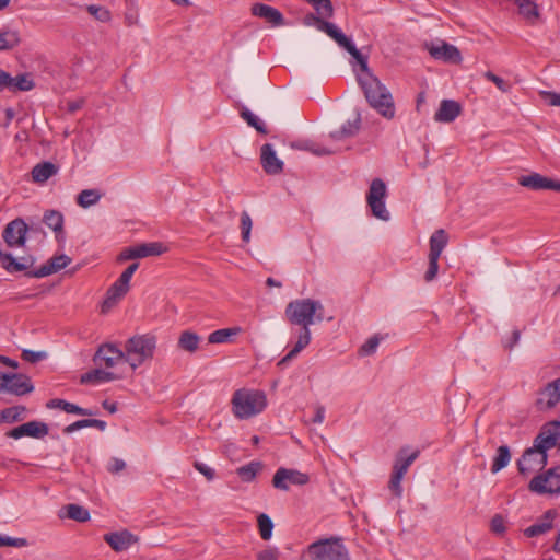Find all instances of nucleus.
<instances>
[{
    "label": "nucleus",
    "mask_w": 560,
    "mask_h": 560,
    "mask_svg": "<svg viewBox=\"0 0 560 560\" xmlns=\"http://www.w3.org/2000/svg\"><path fill=\"white\" fill-rule=\"evenodd\" d=\"M324 306L320 301L298 299L287 304L284 315L291 325L300 326L298 341L294 347L278 362L279 366L290 363L311 342L310 326L324 319Z\"/></svg>",
    "instance_id": "1"
},
{
    "label": "nucleus",
    "mask_w": 560,
    "mask_h": 560,
    "mask_svg": "<svg viewBox=\"0 0 560 560\" xmlns=\"http://www.w3.org/2000/svg\"><path fill=\"white\" fill-rule=\"evenodd\" d=\"M357 81L362 89L369 105L387 119L395 116V105L392 93L373 73L357 74Z\"/></svg>",
    "instance_id": "2"
},
{
    "label": "nucleus",
    "mask_w": 560,
    "mask_h": 560,
    "mask_svg": "<svg viewBox=\"0 0 560 560\" xmlns=\"http://www.w3.org/2000/svg\"><path fill=\"white\" fill-rule=\"evenodd\" d=\"M156 337L152 334L136 335L125 343L126 362L135 370L153 358Z\"/></svg>",
    "instance_id": "3"
},
{
    "label": "nucleus",
    "mask_w": 560,
    "mask_h": 560,
    "mask_svg": "<svg viewBox=\"0 0 560 560\" xmlns=\"http://www.w3.org/2000/svg\"><path fill=\"white\" fill-rule=\"evenodd\" d=\"M232 406L236 418L248 419L266 408V395L260 390L238 389L233 394Z\"/></svg>",
    "instance_id": "4"
},
{
    "label": "nucleus",
    "mask_w": 560,
    "mask_h": 560,
    "mask_svg": "<svg viewBox=\"0 0 560 560\" xmlns=\"http://www.w3.org/2000/svg\"><path fill=\"white\" fill-rule=\"evenodd\" d=\"M317 30L326 33L340 47L346 49L359 63L361 72L359 74L373 73L368 65V57L363 56L355 45L348 38L334 23L320 18H314Z\"/></svg>",
    "instance_id": "5"
},
{
    "label": "nucleus",
    "mask_w": 560,
    "mask_h": 560,
    "mask_svg": "<svg viewBox=\"0 0 560 560\" xmlns=\"http://www.w3.org/2000/svg\"><path fill=\"white\" fill-rule=\"evenodd\" d=\"M317 30L326 33L340 47L346 49L359 63L361 72L359 74L373 73L368 65V57L363 56L355 45L348 38L334 23L320 18H314Z\"/></svg>",
    "instance_id": "6"
},
{
    "label": "nucleus",
    "mask_w": 560,
    "mask_h": 560,
    "mask_svg": "<svg viewBox=\"0 0 560 560\" xmlns=\"http://www.w3.org/2000/svg\"><path fill=\"white\" fill-rule=\"evenodd\" d=\"M310 560H350L348 549L340 537L312 542L306 550Z\"/></svg>",
    "instance_id": "7"
},
{
    "label": "nucleus",
    "mask_w": 560,
    "mask_h": 560,
    "mask_svg": "<svg viewBox=\"0 0 560 560\" xmlns=\"http://www.w3.org/2000/svg\"><path fill=\"white\" fill-rule=\"evenodd\" d=\"M385 197H386V185L381 178H374L371 182L368 195L366 202L371 208L372 214L383 221L389 220V212L385 206Z\"/></svg>",
    "instance_id": "8"
},
{
    "label": "nucleus",
    "mask_w": 560,
    "mask_h": 560,
    "mask_svg": "<svg viewBox=\"0 0 560 560\" xmlns=\"http://www.w3.org/2000/svg\"><path fill=\"white\" fill-rule=\"evenodd\" d=\"M405 450H400L398 453L394 466H393V472L390 476V480L388 482V488L393 492V494L397 498H400L402 494V487H401V480L407 472L408 468L411 466V464L418 458L419 451L412 452L408 456H404Z\"/></svg>",
    "instance_id": "9"
},
{
    "label": "nucleus",
    "mask_w": 560,
    "mask_h": 560,
    "mask_svg": "<svg viewBox=\"0 0 560 560\" xmlns=\"http://www.w3.org/2000/svg\"><path fill=\"white\" fill-rule=\"evenodd\" d=\"M167 250V247L160 242L142 243L136 246L125 248L117 257L119 262L144 258L149 256H160Z\"/></svg>",
    "instance_id": "10"
},
{
    "label": "nucleus",
    "mask_w": 560,
    "mask_h": 560,
    "mask_svg": "<svg viewBox=\"0 0 560 560\" xmlns=\"http://www.w3.org/2000/svg\"><path fill=\"white\" fill-rule=\"evenodd\" d=\"M528 488L538 494H558L560 493V475L556 474L555 468H550L544 475L534 477Z\"/></svg>",
    "instance_id": "11"
},
{
    "label": "nucleus",
    "mask_w": 560,
    "mask_h": 560,
    "mask_svg": "<svg viewBox=\"0 0 560 560\" xmlns=\"http://www.w3.org/2000/svg\"><path fill=\"white\" fill-rule=\"evenodd\" d=\"M559 438L560 422H549L540 429L539 433L534 439L533 446L530 447L535 451L547 454L549 450L557 445Z\"/></svg>",
    "instance_id": "12"
},
{
    "label": "nucleus",
    "mask_w": 560,
    "mask_h": 560,
    "mask_svg": "<svg viewBox=\"0 0 560 560\" xmlns=\"http://www.w3.org/2000/svg\"><path fill=\"white\" fill-rule=\"evenodd\" d=\"M548 462V455L539 451L528 447L524 451L521 458L517 460V470L523 476H528L534 471L545 468Z\"/></svg>",
    "instance_id": "13"
},
{
    "label": "nucleus",
    "mask_w": 560,
    "mask_h": 560,
    "mask_svg": "<svg viewBox=\"0 0 560 560\" xmlns=\"http://www.w3.org/2000/svg\"><path fill=\"white\" fill-rule=\"evenodd\" d=\"M310 481L308 475L295 469L280 467L272 478V486L276 489L288 491L290 485L304 486Z\"/></svg>",
    "instance_id": "14"
},
{
    "label": "nucleus",
    "mask_w": 560,
    "mask_h": 560,
    "mask_svg": "<svg viewBox=\"0 0 560 560\" xmlns=\"http://www.w3.org/2000/svg\"><path fill=\"white\" fill-rule=\"evenodd\" d=\"M122 360L126 361L124 350L109 342L101 345L93 355V362L96 365L106 368H113Z\"/></svg>",
    "instance_id": "15"
},
{
    "label": "nucleus",
    "mask_w": 560,
    "mask_h": 560,
    "mask_svg": "<svg viewBox=\"0 0 560 560\" xmlns=\"http://www.w3.org/2000/svg\"><path fill=\"white\" fill-rule=\"evenodd\" d=\"M27 231L28 225L24 220L16 218L7 224L2 236L9 247H20L25 244Z\"/></svg>",
    "instance_id": "16"
},
{
    "label": "nucleus",
    "mask_w": 560,
    "mask_h": 560,
    "mask_svg": "<svg viewBox=\"0 0 560 560\" xmlns=\"http://www.w3.org/2000/svg\"><path fill=\"white\" fill-rule=\"evenodd\" d=\"M49 428L45 422L28 421L7 432V436L19 440L23 436L42 439L48 434Z\"/></svg>",
    "instance_id": "17"
},
{
    "label": "nucleus",
    "mask_w": 560,
    "mask_h": 560,
    "mask_svg": "<svg viewBox=\"0 0 560 560\" xmlns=\"http://www.w3.org/2000/svg\"><path fill=\"white\" fill-rule=\"evenodd\" d=\"M110 548L116 552H122L128 550L133 544L139 541V537L133 535L128 529H121L118 532L107 533L103 536Z\"/></svg>",
    "instance_id": "18"
},
{
    "label": "nucleus",
    "mask_w": 560,
    "mask_h": 560,
    "mask_svg": "<svg viewBox=\"0 0 560 560\" xmlns=\"http://www.w3.org/2000/svg\"><path fill=\"white\" fill-rule=\"evenodd\" d=\"M518 184L532 190L549 189L560 192V180L551 179L539 173L521 176L518 178Z\"/></svg>",
    "instance_id": "19"
},
{
    "label": "nucleus",
    "mask_w": 560,
    "mask_h": 560,
    "mask_svg": "<svg viewBox=\"0 0 560 560\" xmlns=\"http://www.w3.org/2000/svg\"><path fill=\"white\" fill-rule=\"evenodd\" d=\"M560 401V381L555 380L538 393L536 406L539 410L553 408Z\"/></svg>",
    "instance_id": "20"
},
{
    "label": "nucleus",
    "mask_w": 560,
    "mask_h": 560,
    "mask_svg": "<svg viewBox=\"0 0 560 560\" xmlns=\"http://www.w3.org/2000/svg\"><path fill=\"white\" fill-rule=\"evenodd\" d=\"M260 162L264 171L270 175L280 174L283 171V162L277 156L270 143H266L260 149Z\"/></svg>",
    "instance_id": "21"
},
{
    "label": "nucleus",
    "mask_w": 560,
    "mask_h": 560,
    "mask_svg": "<svg viewBox=\"0 0 560 560\" xmlns=\"http://www.w3.org/2000/svg\"><path fill=\"white\" fill-rule=\"evenodd\" d=\"M8 384L5 393L15 396H23L34 390L31 378L22 373H8Z\"/></svg>",
    "instance_id": "22"
},
{
    "label": "nucleus",
    "mask_w": 560,
    "mask_h": 560,
    "mask_svg": "<svg viewBox=\"0 0 560 560\" xmlns=\"http://www.w3.org/2000/svg\"><path fill=\"white\" fill-rule=\"evenodd\" d=\"M250 13L254 16L266 20L272 26H282L285 24L283 14L276 8L265 3H254L250 8Z\"/></svg>",
    "instance_id": "23"
},
{
    "label": "nucleus",
    "mask_w": 560,
    "mask_h": 560,
    "mask_svg": "<svg viewBox=\"0 0 560 560\" xmlns=\"http://www.w3.org/2000/svg\"><path fill=\"white\" fill-rule=\"evenodd\" d=\"M70 262L71 258L67 255L54 256L38 269L28 272V276L33 278H44L66 268Z\"/></svg>",
    "instance_id": "24"
},
{
    "label": "nucleus",
    "mask_w": 560,
    "mask_h": 560,
    "mask_svg": "<svg viewBox=\"0 0 560 560\" xmlns=\"http://www.w3.org/2000/svg\"><path fill=\"white\" fill-rule=\"evenodd\" d=\"M129 289V283L118 278L106 291V296L102 304V312L105 313L116 305V303L128 293Z\"/></svg>",
    "instance_id": "25"
},
{
    "label": "nucleus",
    "mask_w": 560,
    "mask_h": 560,
    "mask_svg": "<svg viewBox=\"0 0 560 560\" xmlns=\"http://www.w3.org/2000/svg\"><path fill=\"white\" fill-rule=\"evenodd\" d=\"M429 52L434 59L443 60L445 62L457 65L462 61L459 49L445 42L438 46H431Z\"/></svg>",
    "instance_id": "26"
},
{
    "label": "nucleus",
    "mask_w": 560,
    "mask_h": 560,
    "mask_svg": "<svg viewBox=\"0 0 560 560\" xmlns=\"http://www.w3.org/2000/svg\"><path fill=\"white\" fill-rule=\"evenodd\" d=\"M462 113V106L454 100H443L434 114V120L439 122H452Z\"/></svg>",
    "instance_id": "27"
},
{
    "label": "nucleus",
    "mask_w": 560,
    "mask_h": 560,
    "mask_svg": "<svg viewBox=\"0 0 560 560\" xmlns=\"http://www.w3.org/2000/svg\"><path fill=\"white\" fill-rule=\"evenodd\" d=\"M43 222L55 232L57 241H61L65 238V231H63L65 219L60 211H57V210L45 211V213L43 215Z\"/></svg>",
    "instance_id": "28"
},
{
    "label": "nucleus",
    "mask_w": 560,
    "mask_h": 560,
    "mask_svg": "<svg viewBox=\"0 0 560 560\" xmlns=\"http://www.w3.org/2000/svg\"><path fill=\"white\" fill-rule=\"evenodd\" d=\"M119 380V376L114 372L105 371L101 368H96L80 376L81 384H100L110 381Z\"/></svg>",
    "instance_id": "29"
},
{
    "label": "nucleus",
    "mask_w": 560,
    "mask_h": 560,
    "mask_svg": "<svg viewBox=\"0 0 560 560\" xmlns=\"http://www.w3.org/2000/svg\"><path fill=\"white\" fill-rule=\"evenodd\" d=\"M361 128V114L357 112L353 120L346 121L340 129L331 131L329 137L332 140H342L355 136Z\"/></svg>",
    "instance_id": "30"
},
{
    "label": "nucleus",
    "mask_w": 560,
    "mask_h": 560,
    "mask_svg": "<svg viewBox=\"0 0 560 560\" xmlns=\"http://www.w3.org/2000/svg\"><path fill=\"white\" fill-rule=\"evenodd\" d=\"M60 518H70L80 523L88 522L91 517L90 512L79 504H67L59 511Z\"/></svg>",
    "instance_id": "31"
},
{
    "label": "nucleus",
    "mask_w": 560,
    "mask_h": 560,
    "mask_svg": "<svg viewBox=\"0 0 560 560\" xmlns=\"http://www.w3.org/2000/svg\"><path fill=\"white\" fill-rule=\"evenodd\" d=\"M58 166L49 161H45L36 164L32 170L33 182L43 184L47 182L51 176L56 175Z\"/></svg>",
    "instance_id": "32"
},
{
    "label": "nucleus",
    "mask_w": 560,
    "mask_h": 560,
    "mask_svg": "<svg viewBox=\"0 0 560 560\" xmlns=\"http://www.w3.org/2000/svg\"><path fill=\"white\" fill-rule=\"evenodd\" d=\"M556 516V513L552 510H548L545 512L542 516V521L538 522L529 527H527L524 534L527 537H536L542 535L552 528V521Z\"/></svg>",
    "instance_id": "33"
},
{
    "label": "nucleus",
    "mask_w": 560,
    "mask_h": 560,
    "mask_svg": "<svg viewBox=\"0 0 560 560\" xmlns=\"http://www.w3.org/2000/svg\"><path fill=\"white\" fill-rule=\"evenodd\" d=\"M199 343L200 337L196 332L184 330L178 337L177 347L183 351L194 353L198 350Z\"/></svg>",
    "instance_id": "34"
},
{
    "label": "nucleus",
    "mask_w": 560,
    "mask_h": 560,
    "mask_svg": "<svg viewBox=\"0 0 560 560\" xmlns=\"http://www.w3.org/2000/svg\"><path fill=\"white\" fill-rule=\"evenodd\" d=\"M448 236L445 230H436L430 237V252L429 256L440 257L443 249L447 245Z\"/></svg>",
    "instance_id": "35"
},
{
    "label": "nucleus",
    "mask_w": 560,
    "mask_h": 560,
    "mask_svg": "<svg viewBox=\"0 0 560 560\" xmlns=\"http://www.w3.org/2000/svg\"><path fill=\"white\" fill-rule=\"evenodd\" d=\"M35 86L31 73H21L16 77L11 75V83H9L10 92H26Z\"/></svg>",
    "instance_id": "36"
},
{
    "label": "nucleus",
    "mask_w": 560,
    "mask_h": 560,
    "mask_svg": "<svg viewBox=\"0 0 560 560\" xmlns=\"http://www.w3.org/2000/svg\"><path fill=\"white\" fill-rule=\"evenodd\" d=\"M520 14L523 15L528 23L535 24L539 18L537 4L532 0H515Z\"/></svg>",
    "instance_id": "37"
},
{
    "label": "nucleus",
    "mask_w": 560,
    "mask_h": 560,
    "mask_svg": "<svg viewBox=\"0 0 560 560\" xmlns=\"http://www.w3.org/2000/svg\"><path fill=\"white\" fill-rule=\"evenodd\" d=\"M262 467L264 465L261 462L254 460L247 465L238 467L236 469V474L242 479V481L250 482L256 478L257 474L261 471Z\"/></svg>",
    "instance_id": "38"
},
{
    "label": "nucleus",
    "mask_w": 560,
    "mask_h": 560,
    "mask_svg": "<svg viewBox=\"0 0 560 560\" xmlns=\"http://www.w3.org/2000/svg\"><path fill=\"white\" fill-rule=\"evenodd\" d=\"M511 460V451L508 445H501L497 450V455L493 458L491 465V472L497 474L501 469L505 468Z\"/></svg>",
    "instance_id": "39"
},
{
    "label": "nucleus",
    "mask_w": 560,
    "mask_h": 560,
    "mask_svg": "<svg viewBox=\"0 0 560 560\" xmlns=\"http://www.w3.org/2000/svg\"><path fill=\"white\" fill-rule=\"evenodd\" d=\"M240 327H231V328H222L212 331L208 336V342L209 343H223L228 342L231 337H234L241 332Z\"/></svg>",
    "instance_id": "40"
},
{
    "label": "nucleus",
    "mask_w": 560,
    "mask_h": 560,
    "mask_svg": "<svg viewBox=\"0 0 560 560\" xmlns=\"http://www.w3.org/2000/svg\"><path fill=\"white\" fill-rule=\"evenodd\" d=\"M21 42L20 34L15 30H7L0 33V51L11 50Z\"/></svg>",
    "instance_id": "41"
},
{
    "label": "nucleus",
    "mask_w": 560,
    "mask_h": 560,
    "mask_svg": "<svg viewBox=\"0 0 560 560\" xmlns=\"http://www.w3.org/2000/svg\"><path fill=\"white\" fill-rule=\"evenodd\" d=\"M101 197L102 195L97 189H84L78 195L77 202L82 208H89L96 205Z\"/></svg>",
    "instance_id": "42"
},
{
    "label": "nucleus",
    "mask_w": 560,
    "mask_h": 560,
    "mask_svg": "<svg viewBox=\"0 0 560 560\" xmlns=\"http://www.w3.org/2000/svg\"><path fill=\"white\" fill-rule=\"evenodd\" d=\"M241 117L253 128L256 129L257 132L266 135L268 132L267 127L262 120H260L254 113H252L248 108L243 107L241 110Z\"/></svg>",
    "instance_id": "43"
},
{
    "label": "nucleus",
    "mask_w": 560,
    "mask_h": 560,
    "mask_svg": "<svg viewBox=\"0 0 560 560\" xmlns=\"http://www.w3.org/2000/svg\"><path fill=\"white\" fill-rule=\"evenodd\" d=\"M26 408L24 406H13L2 410L3 422L13 423L24 419Z\"/></svg>",
    "instance_id": "44"
},
{
    "label": "nucleus",
    "mask_w": 560,
    "mask_h": 560,
    "mask_svg": "<svg viewBox=\"0 0 560 560\" xmlns=\"http://www.w3.org/2000/svg\"><path fill=\"white\" fill-rule=\"evenodd\" d=\"M0 259L2 261L3 267L12 272V271H24L27 269V265L23 262H19L11 253H4L0 249Z\"/></svg>",
    "instance_id": "45"
},
{
    "label": "nucleus",
    "mask_w": 560,
    "mask_h": 560,
    "mask_svg": "<svg viewBox=\"0 0 560 560\" xmlns=\"http://www.w3.org/2000/svg\"><path fill=\"white\" fill-rule=\"evenodd\" d=\"M258 527L260 537L264 540H269L272 536L273 523L272 520L265 513H261L258 518Z\"/></svg>",
    "instance_id": "46"
},
{
    "label": "nucleus",
    "mask_w": 560,
    "mask_h": 560,
    "mask_svg": "<svg viewBox=\"0 0 560 560\" xmlns=\"http://www.w3.org/2000/svg\"><path fill=\"white\" fill-rule=\"evenodd\" d=\"M308 2L315 11L324 16V18H331L334 14V7L330 0H305Z\"/></svg>",
    "instance_id": "47"
},
{
    "label": "nucleus",
    "mask_w": 560,
    "mask_h": 560,
    "mask_svg": "<svg viewBox=\"0 0 560 560\" xmlns=\"http://www.w3.org/2000/svg\"><path fill=\"white\" fill-rule=\"evenodd\" d=\"M253 226V221L250 215L247 211H243L241 214V232H242V240L245 243H248L250 241V231Z\"/></svg>",
    "instance_id": "48"
},
{
    "label": "nucleus",
    "mask_w": 560,
    "mask_h": 560,
    "mask_svg": "<svg viewBox=\"0 0 560 560\" xmlns=\"http://www.w3.org/2000/svg\"><path fill=\"white\" fill-rule=\"evenodd\" d=\"M86 10L95 20L100 22H108L110 20V12L102 5L91 4L86 8Z\"/></svg>",
    "instance_id": "49"
},
{
    "label": "nucleus",
    "mask_w": 560,
    "mask_h": 560,
    "mask_svg": "<svg viewBox=\"0 0 560 560\" xmlns=\"http://www.w3.org/2000/svg\"><path fill=\"white\" fill-rule=\"evenodd\" d=\"M485 78L489 81H491L492 83L495 84V86L503 93H508L510 92L511 90V84L503 80L502 78L498 77L497 74H494L493 72L491 71H487L485 72Z\"/></svg>",
    "instance_id": "50"
},
{
    "label": "nucleus",
    "mask_w": 560,
    "mask_h": 560,
    "mask_svg": "<svg viewBox=\"0 0 560 560\" xmlns=\"http://www.w3.org/2000/svg\"><path fill=\"white\" fill-rule=\"evenodd\" d=\"M22 359L28 363H37L47 358V353L45 351H33L28 349H24L21 354Z\"/></svg>",
    "instance_id": "51"
},
{
    "label": "nucleus",
    "mask_w": 560,
    "mask_h": 560,
    "mask_svg": "<svg viewBox=\"0 0 560 560\" xmlns=\"http://www.w3.org/2000/svg\"><path fill=\"white\" fill-rule=\"evenodd\" d=\"M439 258L440 257L429 256V266L428 270L424 273V280L427 282H431L435 279L439 272Z\"/></svg>",
    "instance_id": "52"
},
{
    "label": "nucleus",
    "mask_w": 560,
    "mask_h": 560,
    "mask_svg": "<svg viewBox=\"0 0 560 560\" xmlns=\"http://www.w3.org/2000/svg\"><path fill=\"white\" fill-rule=\"evenodd\" d=\"M490 529L495 535H503L506 530L505 520L501 514H495L490 522Z\"/></svg>",
    "instance_id": "53"
},
{
    "label": "nucleus",
    "mask_w": 560,
    "mask_h": 560,
    "mask_svg": "<svg viewBox=\"0 0 560 560\" xmlns=\"http://www.w3.org/2000/svg\"><path fill=\"white\" fill-rule=\"evenodd\" d=\"M380 345V338L377 336H373L369 338L360 348V354L362 355H371L373 354Z\"/></svg>",
    "instance_id": "54"
},
{
    "label": "nucleus",
    "mask_w": 560,
    "mask_h": 560,
    "mask_svg": "<svg viewBox=\"0 0 560 560\" xmlns=\"http://www.w3.org/2000/svg\"><path fill=\"white\" fill-rule=\"evenodd\" d=\"M65 412L67 413H74L80 416H93L95 412L91 409L82 408L75 404L67 401V405H65Z\"/></svg>",
    "instance_id": "55"
},
{
    "label": "nucleus",
    "mask_w": 560,
    "mask_h": 560,
    "mask_svg": "<svg viewBox=\"0 0 560 560\" xmlns=\"http://www.w3.org/2000/svg\"><path fill=\"white\" fill-rule=\"evenodd\" d=\"M1 546H11V547H25L28 545L27 539L25 538H12L8 536H2V540L0 541Z\"/></svg>",
    "instance_id": "56"
},
{
    "label": "nucleus",
    "mask_w": 560,
    "mask_h": 560,
    "mask_svg": "<svg viewBox=\"0 0 560 560\" xmlns=\"http://www.w3.org/2000/svg\"><path fill=\"white\" fill-rule=\"evenodd\" d=\"M194 467L200 472L202 474L207 480H212L215 476V472L212 468H210L209 466H207L206 464L203 463H200V462H195L194 463Z\"/></svg>",
    "instance_id": "57"
},
{
    "label": "nucleus",
    "mask_w": 560,
    "mask_h": 560,
    "mask_svg": "<svg viewBox=\"0 0 560 560\" xmlns=\"http://www.w3.org/2000/svg\"><path fill=\"white\" fill-rule=\"evenodd\" d=\"M279 551L277 548H267L257 555V560H278Z\"/></svg>",
    "instance_id": "58"
},
{
    "label": "nucleus",
    "mask_w": 560,
    "mask_h": 560,
    "mask_svg": "<svg viewBox=\"0 0 560 560\" xmlns=\"http://www.w3.org/2000/svg\"><path fill=\"white\" fill-rule=\"evenodd\" d=\"M126 468V463L120 458H112L109 465H108V471L112 474H118Z\"/></svg>",
    "instance_id": "59"
},
{
    "label": "nucleus",
    "mask_w": 560,
    "mask_h": 560,
    "mask_svg": "<svg viewBox=\"0 0 560 560\" xmlns=\"http://www.w3.org/2000/svg\"><path fill=\"white\" fill-rule=\"evenodd\" d=\"M83 428H89V424H88V419H82V420H78L69 425H67L65 429H63V433L66 434H71L73 433L74 431L77 430H81Z\"/></svg>",
    "instance_id": "60"
},
{
    "label": "nucleus",
    "mask_w": 560,
    "mask_h": 560,
    "mask_svg": "<svg viewBox=\"0 0 560 560\" xmlns=\"http://www.w3.org/2000/svg\"><path fill=\"white\" fill-rule=\"evenodd\" d=\"M139 268V264L138 262H132L131 265H129L124 271L119 276V278H121L122 280H125L126 282L130 283V280H131V277L132 275L136 272V270Z\"/></svg>",
    "instance_id": "61"
},
{
    "label": "nucleus",
    "mask_w": 560,
    "mask_h": 560,
    "mask_svg": "<svg viewBox=\"0 0 560 560\" xmlns=\"http://www.w3.org/2000/svg\"><path fill=\"white\" fill-rule=\"evenodd\" d=\"M544 97L550 106H560V94L556 92H544Z\"/></svg>",
    "instance_id": "62"
},
{
    "label": "nucleus",
    "mask_w": 560,
    "mask_h": 560,
    "mask_svg": "<svg viewBox=\"0 0 560 560\" xmlns=\"http://www.w3.org/2000/svg\"><path fill=\"white\" fill-rule=\"evenodd\" d=\"M520 337H521L520 330H517V329L513 330L511 338L503 341L504 348L512 349L520 341Z\"/></svg>",
    "instance_id": "63"
},
{
    "label": "nucleus",
    "mask_w": 560,
    "mask_h": 560,
    "mask_svg": "<svg viewBox=\"0 0 560 560\" xmlns=\"http://www.w3.org/2000/svg\"><path fill=\"white\" fill-rule=\"evenodd\" d=\"M84 105V100L83 98H79V100H74V101H69L67 103V110L68 113L70 114H74L77 110L81 109Z\"/></svg>",
    "instance_id": "64"
}]
</instances>
